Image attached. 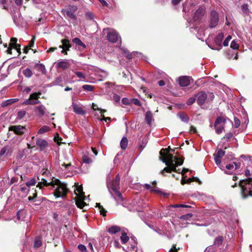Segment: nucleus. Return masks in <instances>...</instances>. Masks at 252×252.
<instances>
[{"instance_id":"7ed1b4c3","label":"nucleus","mask_w":252,"mask_h":252,"mask_svg":"<svg viewBox=\"0 0 252 252\" xmlns=\"http://www.w3.org/2000/svg\"><path fill=\"white\" fill-rule=\"evenodd\" d=\"M196 101L199 106L203 104L210 103L214 98V94L213 93L201 91L195 94Z\"/></svg>"},{"instance_id":"052dcab7","label":"nucleus","mask_w":252,"mask_h":252,"mask_svg":"<svg viewBox=\"0 0 252 252\" xmlns=\"http://www.w3.org/2000/svg\"><path fill=\"white\" fill-rule=\"evenodd\" d=\"M174 208L176 207H184V208H188L189 207V206L187 205H184V204H176L172 206Z\"/></svg>"},{"instance_id":"4468645a","label":"nucleus","mask_w":252,"mask_h":252,"mask_svg":"<svg viewBox=\"0 0 252 252\" xmlns=\"http://www.w3.org/2000/svg\"><path fill=\"white\" fill-rule=\"evenodd\" d=\"M225 152L222 150H219L217 153L214 154L215 162L217 165H219L221 163V159L224 156Z\"/></svg>"},{"instance_id":"7c9ffc66","label":"nucleus","mask_w":252,"mask_h":252,"mask_svg":"<svg viewBox=\"0 0 252 252\" xmlns=\"http://www.w3.org/2000/svg\"><path fill=\"white\" fill-rule=\"evenodd\" d=\"M123 51L125 56L128 59H132L133 56L135 54H140V53H138V52H132V53H129V52L126 49H124Z\"/></svg>"},{"instance_id":"37998d69","label":"nucleus","mask_w":252,"mask_h":252,"mask_svg":"<svg viewBox=\"0 0 252 252\" xmlns=\"http://www.w3.org/2000/svg\"><path fill=\"white\" fill-rule=\"evenodd\" d=\"M75 74L77 76V77L81 79L84 80L86 78L85 74L82 72L75 71Z\"/></svg>"},{"instance_id":"9d476101","label":"nucleus","mask_w":252,"mask_h":252,"mask_svg":"<svg viewBox=\"0 0 252 252\" xmlns=\"http://www.w3.org/2000/svg\"><path fill=\"white\" fill-rule=\"evenodd\" d=\"M107 37L108 40L111 42H116L119 38L117 32L113 29H107Z\"/></svg>"},{"instance_id":"f03ea898","label":"nucleus","mask_w":252,"mask_h":252,"mask_svg":"<svg viewBox=\"0 0 252 252\" xmlns=\"http://www.w3.org/2000/svg\"><path fill=\"white\" fill-rule=\"evenodd\" d=\"M51 186L55 188L54 195L56 197L63 198L69 191L65 183L62 182L59 179L55 178H53L52 181L49 183L46 180L41 179V181L38 183L37 187L41 189L43 186Z\"/></svg>"},{"instance_id":"423d86ee","label":"nucleus","mask_w":252,"mask_h":252,"mask_svg":"<svg viewBox=\"0 0 252 252\" xmlns=\"http://www.w3.org/2000/svg\"><path fill=\"white\" fill-rule=\"evenodd\" d=\"M226 121V118L223 116H220L217 118L214 125L216 133L220 134L222 132Z\"/></svg>"},{"instance_id":"c756f323","label":"nucleus","mask_w":252,"mask_h":252,"mask_svg":"<svg viewBox=\"0 0 252 252\" xmlns=\"http://www.w3.org/2000/svg\"><path fill=\"white\" fill-rule=\"evenodd\" d=\"M158 85L160 86H163L166 85V87H169L170 80L168 78H165L164 80H161L158 81Z\"/></svg>"},{"instance_id":"49530a36","label":"nucleus","mask_w":252,"mask_h":252,"mask_svg":"<svg viewBox=\"0 0 252 252\" xmlns=\"http://www.w3.org/2000/svg\"><path fill=\"white\" fill-rule=\"evenodd\" d=\"M42 244L40 238H36L34 242V247L35 248L39 247Z\"/></svg>"},{"instance_id":"c03bdc74","label":"nucleus","mask_w":252,"mask_h":252,"mask_svg":"<svg viewBox=\"0 0 252 252\" xmlns=\"http://www.w3.org/2000/svg\"><path fill=\"white\" fill-rule=\"evenodd\" d=\"M239 45L236 42V41L234 40H233L231 43V44H230V47L233 49H238L239 48Z\"/></svg>"},{"instance_id":"b1692460","label":"nucleus","mask_w":252,"mask_h":252,"mask_svg":"<svg viewBox=\"0 0 252 252\" xmlns=\"http://www.w3.org/2000/svg\"><path fill=\"white\" fill-rule=\"evenodd\" d=\"M177 116L182 121L187 123L189 122V116L184 112L179 113L177 114Z\"/></svg>"},{"instance_id":"ddd939ff","label":"nucleus","mask_w":252,"mask_h":252,"mask_svg":"<svg viewBox=\"0 0 252 252\" xmlns=\"http://www.w3.org/2000/svg\"><path fill=\"white\" fill-rule=\"evenodd\" d=\"M130 246L127 247V252H141L140 251H138V249L136 247L137 242L135 241L134 238H131V241L129 242Z\"/></svg>"},{"instance_id":"79ce46f5","label":"nucleus","mask_w":252,"mask_h":252,"mask_svg":"<svg viewBox=\"0 0 252 252\" xmlns=\"http://www.w3.org/2000/svg\"><path fill=\"white\" fill-rule=\"evenodd\" d=\"M223 240V238L222 236H219L215 239L214 244L219 246L222 243Z\"/></svg>"},{"instance_id":"bb28decb","label":"nucleus","mask_w":252,"mask_h":252,"mask_svg":"<svg viewBox=\"0 0 252 252\" xmlns=\"http://www.w3.org/2000/svg\"><path fill=\"white\" fill-rule=\"evenodd\" d=\"M120 227L115 225L110 227L108 230V232L112 234H115L118 232H120Z\"/></svg>"},{"instance_id":"dca6fc26","label":"nucleus","mask_w":252,"mask_h":252,"mask_svg":"<svg viewBox=\"0 0 252 252\" xmlns=\"http://www.w3.org/2000/svg\"><path fill=\"white\" fill-rule=\"evenodd\" d=\"M72 106L73 111L77 114L84 115L86 114V111L76 103H72Z\"/></svg>"},{"instance_id":"c85d7f7f","label":"nucleus","mask_w":252,"mask_h":252,"mask_svg":"<svg viewBox=\"0 0 252 252\" xmlns=\"http://www.w3.org/2000/svg\"><path fill=\"white\" fill-rule=\"evenodd\" d=\"M72 41L76 45L82 47L83 49H85L86 47L85 44H84L79 38H74L72 40Z\"/></svg>"},{"instance_id":"a211bd4d","label":"nucleus","mask_w":252,"mask_h":252,"mask_svg":"<svg viewBox=\"0 0 252 252\" xmlns=\"http://www.w3.org/2000/svg\"><path fill=\"white\" fill-rule=\"evenodd\" d=\"M36 144L41 151L44 150L48 146L47 142L44 139H37L36 141Z\"/></svg>"},{"instance_id":"f8f14e48","label":"nucleus","mask_w":252,"mask_h":252,"mask_svg":"<svg viewBox=\"0 0 252 252\" xmlns=\"http://www.w3.org/2000/svg\"><path fill=\"white\" fill-rule=\"evenodd\" d=\"M205 9L206 8L205 6H200L194 14L193 20L194 21H197L201 19L205 13Z\"/></svg>"},{"instance_id":"2f4dec72","label":"nucleus","mask_w":252,"mask_h":252,"mask_svg":"<svg viewBox=\"0 0 252 252\" xmlns=\"http://www.w3.org/2000/svg\"><path fill=\"white\" fill-rule=\"evenodd\" d=\"M128 143L127 139L126 137H123L121 141L120 145L122 149H126L127 147Z\"/></svg>"},{"instance_id":"864d4df0","label":"nucleus","mask_w":252,"mask_h":252,"mask_svg":"<svg viewBox=\"0 0 252 252\" xmlns=\"http://www.w3.org/2000/svg\"><path fill=\"white\" fill-rule=\"evenodd\" d=\"M35 183V180L34 179H32L27 182L26 185L28 187H30L34 185Z\"/></svg>"},{"instance_id":"5701e85b","label":"nucleus","mask_w":252,"mask_h":252,"mask_svg":"<svg viewBox=\"0 0 252 252\" xmlns=\"http://www.w3.org/2000/svg\"><path fill=\"white\" fill-rule=\"evenodd\" d=\"M62 45H60L59 48L63 49H66L67 50L70 48L71 45L68 40L64 39L62 40Z\"/></svg>"},{"instance_id":"9b49d317","label":"nucleus","mask_w":252,"mask_h":252,"mask_svg":"<svg viewBox=\"0 0 252 252\" xmlns=\"http://www.w3.org/2000/svg\"><path fill=\"white\" fill-rule=\"evenodd\" d=\"M26 130L25 126L20 125L12 126L9 127V130L13 131L14 133L18 135H22L24 134Z\"/></svg>"},{"instance_id":"473e14b6","label":"nucleus","mask_w":252,"mask_h":252,"mask_svg":"<svg viewBox=\"0 0 252 252\" xmlns=\"http://www.w3.org/2000/svg\"><path fill=\"white\" fill-rule=\"evenodd\" d=\"M23 73L25 75V76L27 78H30L32 75V71L31 70V69L29 68H27L23 70Z\"/></svg>"},{"instance_id":"4be33fe9","label":"nucleus","mask_w":252,"mask_h":252,"mask_svg":"<svg viewBox=\"0 0 252 252\" xmlns=\"http://www.w3.org/2000/svg\"><path fill=\"white\" fill-rule=\"evenodd\" d=\"M26 212L24 210H20L17 213V219L21 221H25L26 217Z\"/></svg>"},{"instance_id":"774afa93","label":"nucleus","mask_w":252,"mask_h":252,"mask_svg":"<svg viewBox=\"0 0 252 252\" xmlns=\"http://www.w3.org/2000/svg\"><path fill=\"white\" fill-rule=\"evenodd\" d=\"M113 98L116 102H119L120 100V97L117 94H114Z\"/></svg>"},{"instance_id":"de8ad7c7","label":"nucleus","mask_w":252,"mask_h":252,"mask_svg":"<svg viewBox=\"0 0 252 252\" xmlns=\"http://www.w3.org/2000/svg\"><path fill=\"white\" fill-rule=\"evenodd\" d=\"M36 66L38 67V69L42 72V73H44L46 71V69L45 66L42 64H36Z\"/></svg>"},{"instance_id":"5fc2aeb1","label":"nucleus","mask_w":252,"mask_h":252,"mask_svg":"<svg viewBox=\"0 0 252 252\" xmlns=\"http://www.w3.org/2000/svg\"><path fill=\"white\" fill-rule=\"evenodd\" d=\"M234 120L235 127L238 128L240 125V124H241L240 121L239 120V119H238L237 118H236V117L234 118Z\"/></svg>"},{"instance_id":"09e8293b","label":"nucleus","mask_w":252,"mask_h":252,"mask_svg":"<svg viewBox=\"0 0 252 252\" xmlns=\"http://www.w3.org/2000/svg\"><path fill=\"white\" fill-rule=\"evenodd\" d=\"M196 99V97H195V96L194 97H190L187 100V105H190L192 104L195 102Z\"/></svg>"},{"instance_id":"2eb2a0df","label":"nucleus","mask_w":252,"mask_h":252,"mask_svg":"<svg viewBox=\"0 0 252 252\" xmlns=\"http://www.w3.org/2000/svg\"><path fill=\"white\" fill-rule=\"evenodd\" d=\"M179 83L181 87H187L190 84V77L182 76L179 78Z\"/></svg>"},{"instance_id":"6ab92c4d","label":"nucleus","mask_w":252,"mask_h":252,"mask_svg":"<svg viewBox=\"0 0 252 252\" xmlns=\"http://www.w3.org/2000/svg\"><path fill=\"white\" fill-rule=\"evenodd\" d=\"M76 189L74 190V193L76 194L77 197H84V192L83 191V188L82 186H79L78 183H75Z\"/></svg>"},{"instance_id":"0eeeda50","label":"nucleus","mask_w":252,"mask_h":252,"mask_svg":"<svg viewBox=\"0 0 252 252\" xmlns=\"http://www.w3.org/2000/svg\"><path fill=\"white\" fill-rule=\"evenodd\" d=\"M77 9V8L75 5H68L64 9H63L62 12L65 16L72 19H75L76 18V16L74 13Z\"/></svg>"},{"instance_id":"a878e982","label":"nucleus","mask_w":252,"mask_h":252,"mask_svg":"<svg viewBox=\"0 0 252 252\" xmlns=\"http://www.w3.org/2000/svg\"><path fill=\"white\" fill-rule=\"evenodd\" d=\"M145 120H146L147 123L149 125H150L151 124V123H152V121L153 120V115L150 111H147L146 113Z\"/></svg>"},{"instance_id":"cd10ccee","label":"nucleus","mask_w":252,"mask_h":252,"mask_svg":"<svg viewBox=\"0 0 252 252\" xmlns=\"http://www.w3.org/2000/svg\"><path fill=\"white\" fill-rule=\"evenodd\" d=\"M12 48L15 49L18 53H20L21 48H20V45L19 44H15V45H14L13 46H11L10 47H9L7 49V50L6 51V52L8 54H11Z\"/></svg>"},{"instance_id":"e2e57ef3","label":"nucleus","mask_w":252,"mask_h":252,"mask_svg":"<svg viewBox=\"0 0 252 252\" xmlns=\"http://www.w3.org/2000/svg\"><path fill=\"white\" fill-rule=\"evenodd\" d=\"M113 245L115 246V247H116L117 248H120L121 247V245L119 243V241L115 239L114 240Z\"/></svg>"},{"instance_id":"1a4fd4ad","label":"nucleus","mask_w":252,"mask_h":252,"mask_svg":"<svg viewBox=\"0 0 252 252\" xmlns=\"http://www.w3.org/2000/svg\"><path fill=\"white\" fill-rule=\"evenodd\" d=\"M219 15L217 12L215 10L211 12L210 23L209 27L210 28H215L219 22Z\"/></svg>"},{"instance_id":"69168bd1","label":"nucleus","mask_w":252,"mask_h":252,"mask_svg":"<svg viewBox=\"0 0 252 252\" xmlns=\"http://www.w3.org/2000/svg\"><path fill=\"white\" fill-rule=\"evenodd\" d=\"M192 216V215L191 214H188L186 215L183 216L181 218L183 219L184 220H188L189 218H191Z\"/></svg>"},{"instance_id":"58836bf2","label":"nucleus","mask_w":252,"mask_h":252,"mask_svg":"<svg viewBox=\"0 0 252 252\" xmlns=\"http://www.w3.org/2000/svg\"><path fill=\"white\" fill-rule=\"evenodd\" d=\"M241 9H242V10L243 11V13L246 15H248L249 14V8H248V5L246 4H244L243 5H242L241 6Z\"/></svg>"},{"instance_id":"603ef678","label":"nucleus","mask_w":252,"mask_h":252,"mask_svg":"<svg viewBox=\"0 0 252 252\" xmlns=\"http://www.w3.org/2000/svg\"><path fill=\"white\" fill-rule=\"evenodd\" d=\"M232 38V37L231 35H228L226 39L224 40V41L223 42V45L224 46H227L228 45V43L229 41Z\"/></svg>"},{"instance_id":"0e129e2a","label":"nucleus","mask_w":252,"mask_h":252,"mask_svg":"<svg viewBox=\"0 0 252 252\" xmlns=\"http://www.w3.org/2000/svg\"><path fill=\"white\" fill-rule=\"evenodd\" d=\"M233 136V134L231 133V132H229V133H226L225 136L223 137V139H230V138H231Z\"/></svg>"},{"instance_id":"f257e3e1","label":"nucleus","mask_w":252,"mask_h":252,"mask_svg":"<svg viewBox=\"0 0 252 252\" xmlns=\"http://www.w3.org/2000/svg\"><path fill=\"white\" fill-rule=\"evenodd\" d=\"M160 157L158 158L165 163L166 166L160 172V174L165 176V172L170 173L172 171L181 173L183 175L189 171L188 169L184 168L181 172L177 170L176 167L183 164L184 161L172 155L169 154L167 149L162 148L159 152Z\"/></svg>"},{"instance_id":"4d7b16f0","label":"nucleus","mask_w":252,"mask_h":252,"mask_svg":"<svg viewBox=\"0 0 252 252\" xmlns=\"http://www.w3.org/2000/svg\"><path fill=\"white\" fill-rule=\"evenodd\" d=\"M99 212L101 215H102L103 216H106V211L103 207V206L100 207L99 208Z\"/></svg>"},{"instance_id":"72a5a7b5","label":"nucleus","mask_w":252,"mask_h":252,"mask_svg":"<svg viewBox=\"0 0 252 252\" xmlns=\"http://www.w3.org/2000/svg\"><path fill=\"white\" fill-rule=\"evenodd\" d=\"M18 100L17 98H12L6 100L3 103V106H8L11 104H13Z\"/></svg>"},{"instance_id":"f3484780","label":"nucleus","mask_w":252,"mask_h":252,"mask_svg":"<svg viewBox=\"0 0 252 252\" xmlns=\"http://www.w3.org/2000/svg\"><path fill=\"white\" fill-rule=\"evenodd\" d=\"M156 185L157 181H155L153 182L151 184H144V187L146 189L150 190L151 192H158V190L156 188Z\"/></svg>"},{"instance_id":"13d9d810","label":"nucleus","mask_w":252,"mask_h":252,"mask_svg":"<svg viewBox=\"0 0 252 252\" xmlns=\"http://www.w3.org/2000/svg\"><path fill=\"white\" fill-rule=\"evenodd\" d=\"M17 41V39L16 38L12 37L11 39V43L9 44V46H10L9 47L13 46L14 45H15V44H17L16 43Z\"/></svg>"},{"instance_id":"39448f33","label":"nucleus","mask_w":252,"mask_h":252,"mask_svg":"<svg viewBox=\"0 0 252 252\" xmlns=\"http://www.w3.org/2000/svg\"><path fill=\"white\" fill-rule=\"evenodd\" d=\"M239 185L243 198L252 196V178L240 181Z\"/></svg>"},{"instance_id":"ea45409f","label":"nucleus","mask_w":252,"mask_h":252,"mask_svg":"<svg viewBox=\"0 0 252 252\" xmlns=\"http://www.w3.org/2000/svg\"><path fill=\"white\" fill-rule=\"evenodd\" d=\"M82 160L83 162L87 164H89L92 162V159L87 155H84L82 156Z\"/></svg>"},{"instance_id":"e433bc0d","label":"nucleus","mask_w":252,"mask_h":252,"mask_svg":"<svg viewBox=\"0 0 252 252\" xmlns=\"http://www.w3.org/2000/svg\"><path fill=\"white\" fill-rule=\"evenodd\" d=\"M240 165H238L237 163L234 162L233 164H229L226 166V168L228 170L236 169L239 168Z\"/></svg>"},{"instance_id":"20e7f679","label":"nucleus","mask_w":252,"mask_h":252,"mask_svg":"<svg viewBox=\"0 0 252 252\" xmlns=\"http://www.w3.org/2000/svg\"><path fill=\"white\" fill-rule=\"evenodd\" d=\"M120 183H116V181L113 180L107 183V188L111 196L115 199L116 201H123V197L121 193L119 191Z\"/></svg>"},{"instance_id":"c9c22d12","label":"nucleus","mask_w":252,"mask_h":252,"mask_svg":"<svg viewBox=\"0 0 252 252\" xmlns=\"http://www.w3.org/2000/svg\"><path fill=\"white\" fill-rule=\"evenodd\" d=\"M36 109L41 116H43L45 114V108L42 105L37 106L36 107Z\"/></svg>"},{"instance_id":"338daca9","label":"nucleus","mask_w":252,"mask_h":252,"mask_svg":"<svg viewBox=\"0 0 252 252\" xmlns=\"http://www.w3.org/2000/svg\"><path fill=\"white\" fill-rule=\"evenodd\" d=\"M122 102L124 104H128L129 103V100L127 98H123L122 100Z\"/></svg>"},{"instance_id":"680f3d73","label":"nucleus","mask_w":252,"mask_h":252,"mask_svg":"<svg viewBox=\"0 0 252 252\" xmlns=\"http://www.w3.org/2000/svg\"><path fill=\"white\" fill-rule=\"evenodd\" d=\"M99 2L101 4L103 7H107L108 6V3L105 0H98Z\"/></svg>"},{"instance_id":"a18cd8bd","label":"nucleus","mask_w":252,"mask_h":252,"mask_svg":"<svg viewBox=\"0 0 252 252\" xmlns=\"http://www.w3.org/2000/svg\"><path fill=\"white\" fill-rule=\"evenodd\" d=\"M94 87L90 85H84L82 86V88L88 91H92L94 89Z\"/></svg>"},{"instance_id":"6e6d98bb","label":"nucleus","mask_w":252,"mask_h":252,"mask_svg":"<svg viewBox=\"0 0 252 252\" xmlns=\"http://www.w3.org/2000/svg\"><path fill=\"white\" fill-rule=\"evenodd\" d=\"M131 102L137 106H141V105L140 101L137 98L132 99L131 100Z\"/></svg>"},{"instance_id":"412c9836","label":"nucleus","mask_w":252,"mask_h":252,"mask_svg":"<svg viewBox=\"0 0 252 252\" xmlns=\"http://www.w3.org/2000/svg\"><path fill=\"white\" fill-rule=\"evenodd\" d=\"M223 34L222 33H219L215 39V43L216 44L219 46V48H217V50H220L221 46V42L223 38Z\"/></svg>"},{"instance_id":"393cba45","label":"nucleus","mask_w":252,"mask_h":252,"mask_svg":"<svg viewBox=\"0 0 252 252\" xmlns=\"http://www.w3.org/2000/svg\"><path fill=\"white\" fill-rule=\"evenodd\" d=\"M85 199V196L82 197H78V199L76 201V204L78 207L83 209L84 206L86 205L84 202V200Z\"/></svg>"},{"instance_id":"aec40b11","label":"nucleus","mask_w":252,"mask_h":252,"mask_svg":"<svg viewBox=\"0 0 252 252\" xmlns=\"http://www.w3.org/2000/svg\"><path fill=\"white\" fill-rule=\"evenodd\" d=\"M70 63L66 60H63L57 63V66L63 69H65L70 66Z\"/></svg>"},{"instance_id":"f704fd0d","label":"nucleus","mask_w":252,"mask_h":252,"mask_svg":"<svg viewBox=\"0 0 252 252\" xmlns=\"http://www.w3.org/2000/svg\"><path fill=\"white\" fill-rule=\"evenodd\" d=\"M129 238L125 233H123L121 236V240L123 244H126L129 240Z\"/></svg>"},{"instance_id":"6e6552de","label":"nucleus","mask_w":252,"mask_h":252,"mask_svg":"<svg viewBox=\"0 0 252 252\" xmlns=\"http://www.w3.org/2000/svg\"><path fill=\"white\" fill-rule=\"evenodd\" d=\"M41 94V92L34 93L30 95L29 98L23 102L24 105H34L38 104L40 101L38 100Z\"/></svg>"},{"instance_id":"bf43d9fd","label":"nucleus","mask_w":252,"mask_h":252,"mask_svg":"<svg viewBox=\"0 0 252 252\" xmlns=\"http://www.w3.org/2000/svg\"><path fill=\"white\" fill-rule=\"evenodd\" d=\"M35 38V36H33L32 40H31V41L30 42L29 44L28 45V46L29 47H30V48L32 47L33 46L34 43Z\"/></svg>"},{"instance_id":"3c124183","label":"nucleus","mask_w":252,"mask_h":252,"mask_svg":"<svg viewBox=\"0 0 252 252\" xmlns=\"http://www.w3.org/2000/svg\"><path fill=\"white\" fill-rule=\"evenodd\" d=\"M78 249L81 252H87V249L85 246L82 244H79L78 245Z\"/></svg>"},{"instance_id":"a19ab883","label":"nucleus","mask_w":252,"mask_h":252,"mask_svg":"<svg viewBox=\"0 0 252 252\" xmlns=\"http://www.w3.org/2000/svg\"><path fill=\"white\" fill-rule=\"evenodd\" d=\"M49 129H50V128L48 126H43V127H42L38 130V134H43V133H45V132L49 131Z\"/></svg>"},{"instance_id":"8fccbe9b","label":"nucleus","mask_w":252,"mask_h":252,"mask_svg":"<svg viewBox=\"0 0 252 252\" xmlns=\"http://www.w3.org/2000/svg\"><path fill=\"white\" fill-rule=\"evenodd\" d=\"M8 149V147H7V146L3 147L0 151V156H2L4 155H5V154H6L7 152Z\"/></svg>"},{"instance_id":"4c0bfd02","label":"nucleus","mask_w":252,"mask_h":252,"mask_svg":"<svg viewBox=\"0 0 252 252\" xmlns=\"http://www.w3.org/2000/svg\"><path fill=\"white\" fill-rule=\"evenodd\" d=\"M26 114V111L25 110H20L17 113V119L21 120L22 119Z\"/></svg>"}]
</instances>
